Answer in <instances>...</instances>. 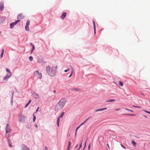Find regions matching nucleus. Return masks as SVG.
<instances>
[{
	"instance_id": "f257e3e1",
	"label": "nucleus",
	"mask_w": 150,
	"mask_h": 150,
	"mask_svg": "<svg viewBox=\"0 0 150 150\" xmlns=\"http://www.w3.org/2000/svg\"><path fill=\"white\" fill-rule=\"evenodd\" d=\"M57 67L48 66L46 68V71L47 74L50 76L53 77L56 74Z\"/></svg>"
},
{
	"instance_id": "f03ea898",
	"label": "nucleus",
	"mask_w": 150,
	"mask_h": 150,
	"mask_svg": "<svg viewBox=\"0 0 150 150\" xmlns=\"http://www.w3.org/2000/svg\"><path fill=\"white\" fill-rule=\"evenodd\" d=\"M67 101L65 99H61L55 106L54 108L55 111H58L62 109L64 106Z\"/></svg>"
},
{
	"instance_id": "7ed1b4c3",
	"label": "nucleus",
	"mask_w": 150,
	"mask_h": 150,
	"mask_svg": "<svg viewBox=\"0 0 150 150\" xmlns=\"http://www.w3.org/2000/svg\"><path fill=\"white\" fill-rule=\"evenodd\" d=\"M34 76L38 79H41L42 77V74L39 72V71H36L34 72Z\"/></svg>"
},
{
	"instance_id": "20e7f679",
	"label": "nucleus",
	"mask_w": 150,
	"mask_h": 150,
	"mask_svg": "<svg viewBox=\"0 0 150 150\" xmlns=\"http://www.w3.org/2000/svg\"><path fill=\"white\" fill-rule=\"evenodd\" d=\"M11 131V129L9 127V125L8 124H7L6 125V135H8V136L9 135V133Z\"/></svg>"
},
{
	"instance_id": "39448f33",
	"label": "nucleus",
	"mask_w": 150,
	"mask_h": 150,
	"mask_svg": "<svg viewBox=\"0 0 150 150\" xmlns=\"http://www.w3.org/2000/svg\"><path fill=\"white\" fill-rule=\"evenodd\" d=\"M26 117L24 115H20L19 116L18 120L19 122H22L25 120Z\"/></svg>"
},
{
	"instance_id": "423d86ee",
	"label": "nucleus",
	"mask_w": 150,
	"mask_h": 150,
	"mask_svg": "<svg viewBox=\"0 0 150 150\" xmlns=\"http://www.w3.org/2000/svg\"><path fill=\"white\" fill-rule=\"evenodd\" d=\"M11 76L12 74L11 73H8L4 77L3 79V81H4L7 80Z\"/></svg>"
},
{
	"instance_id": "0eeeda50",
	"label": "nucleus",
	"mask_w": 150,
	"mask_h": 150,
	"mask_svg": "<svg viewBox=\"0 0 150 150\" xmlns=\"http://www.w3.org/2000/svg\"><path fill=\"white\" fill-rule=\"evenodd\" d=\"M20 21L18 20L14 22H13L12 23H11L10 24V28L11 29L12 28H13L14 26L17 24L18 22H20Z\"/></svg>"
},
{
	"instance_id": "6e6552de",
	"label": "nucleus",
	"mask_w": 150,
	"mask_h": 150,
	"mask_svg": "<svg viewBox=\"0 0 150 150\" xmlns=\"http://www.w3.org/2000/svg\"><path fill=\"white\" fill-rule=\"evenodd\" d=\"M4 3L3 2H1L0 3V11H2L4 8Z\"/></svg>"
},
{
	"instance_id": "1a4fd4ad",
	"label": "nucleus",
	"mask_w": 150,
	"mask_h": 150,
	"mask_svg": "<svg viewBox=\"0 0 150 150\" xmlns=\"http://www.w3.org/2000/svg\"><path fill=\"white\" fill-rule=\"evenodd\" d=\"M22 150H30L25 145H22Z\"/></svg>"
},
{
	"instance_id": "9d476101",
	"label": "nucleus",
	"mask_w": 150,
	"mask_h": 150,
	"mask_svg": "<svg viewBox=\"0 0 150 150\" xmlns=\"http://www.w3.org/2000/svg\"><path fill=\"white\" fill-rule=\"evenodd\" d=\"M18 18L19 19H22L24 18V16L22 14L20 13L18 16Z\"/></svg>"
},
{
	"instance_id": "9b49d317",
	"label": "nucleus",
	"mask_w": 150,
	"mask_h": 150,
	"mask_svg": "<svg viewBox=\"0 0 150 150\" xmlns=\"http://www.w3.org/2000/svg\"><path fill=\"white\" fill-rule=\"evenodd\" d=\"M107 109L106 108H102L101 109H98L96 110H95V112H97L98 111H101L102 110H104Z\"/></svg>"
},
{
	"instance_id": "f8f14e48",
	"label": "nucleus",
	"mask_w": 150,
	"mask_h": 150,
	"mask_svg": "<svg viewBox=\"0 0 150 150\" xmlns=\"http://www.w3.org/2000/svg\"><path fill=\"white\" fill-rule=\"evenodd\" d=\"M66 13L65 12H64L62 14V16H61V18L62 19H63L66 17Z\"/></svg>"
},
{
	"instance_id": "ddd939ff",
	"label": "nucleus",
	"mask_w": 150,
	"mask_h": 150,
	"mask_svg": "<svg viewBox=\"0 0 150 150\" xmlns=\"http://www.w3.org/2000/svg\"><path fill=\"white\" fill-rule=\"evenodd\" d=\"M94 28V33H96V25H95V21L94 20H93V21Z\"/></svg>"
},
{
	"instance_id": "4468645a",
	"label": "nucleus",
	"mask_w": 150,
	"mask_h": 150,
	"mask_svg": "<svg viewBox=\"0 0 150 150\" xmlns=\"http://www.w3.org/2000/svg\"><path fill=\"white\" fill-rule=\"evenodd\" d=\"M115 99H110L109 100H108L106 101L107 102H115Z\"/></svg>"
},
{
	"instance_id": "2eb2a0df",
	"label": "nucleus",
	"mask_w": 150,
	"mask_h": 150,
	"mask_svg": "<svg viewBox=\"0 0 150 150\" xmlns=\"http://www.w3.org/2000/svg\"><path fill=\"white\" fill-rule=\"evenodd\" d=\"M71 145V142L70 141L69 142L68 145L67 147V150H70V148Z\"/></svg>"
},
{
	"instance_id": "dca6fc26",
	"label": "nucleus",
	"mask_w": 150,
	"mask_h": 150,
	"mask_svg": "<svg viewBox=\"0 0 150 150\" xmlns=\"http://www.w3.org/2000/svg\"><path fill=\"white\" fill-rule=\"evenodd\" d=\"M60 118L59 117L57 120V126L58 127L59 126V123L60 122Z\"/></svg>"
},
{
	"instance_id": "f3484780",
	"label": "nucleus",
	"mask_w": 150,
	"mask_h": 150,
	"mask_svg": "<svg viewBox=\"0 0 150 150\" xmlns=\"http://www.w3.org/2000/svg\"><path fill=\"white\" fill-rule=\"evenodd\" d=\"M30 23V21L29 20H27V22L26 23V24L25 25L28 26L29 25Z\"/></svg>"
},
{
	"instance_id": "a211bd4d",
	"label": "nucleus",
	"mask_w": 150,
	"mask_h": 150,
	"mask_svg": "<svg viewBox=\"0 0 150 150\" xmlns=\"http://www.w3.org/2000/svg\"><path fill=\"white\" fill-rule=\"evenodd\" d=\"M132 144L134 146H135L136 144V143L134 141H133L132 142Z\"/></svg>"
},
{
	"instance_id": "6ab92c4d",
	"label": "nucleus",
	"mask_w": 150,
	"mask_h": 150,
	"mask_svg": "<svg viewBox=\"0 0 150 150\" xmlns=\"http://www.w3.org/2000/svg\"><path fill=\"white\" fill-rule=\"evenodd\" d=\"M4 52V49H3L2 50L1 54L0 57H1V58H2L3 57Z\"/></svg>"
},
{
	"instance_id": "aec40b11",
	"label": "nucleus",
	"mask_w": 150,
	"mask_h": 150,
	"mask_svg": "<svg viewBox=\"0 0 150 150\" xmlns=\"http://www.w3.org/2000/svg\"><path fill=\"white\" fill-rule=\"evenodd\" d=\"M25 29L26 30L28 31L29 30V27H28V26L25 25Z\"/></svg>"
},
{
	"instance_id": "412c9836",
	"label": "nucleus",
	"mask_w": 150,
	"mask_h": 150,
	"mask_svg": "<svg viewBox=\"0 0 150 150\" xmlns=\"http://www.w3.org/2000/svg\"><path fill=\"white\" fill-rule=\"evenodd\" d=\"M64 114V112H62L59 116V118H62Z\"/></svg>"
},
{
	"instance_id": "4be33fe9",
	"label": "nucleus",
	"mask_w": 150,
	"mask_h": 150,
	"mask_svg": "<svg viewBox=\"0 0 150 150\" xmlns=\"http://www.w3.org/2000/svg\"><path fill=\"white\" fill-rule=\"evenodd\" d=\"M82 142H83L82 141L81 144H80L79 147L78 149V150H79L81 147Z\"/></svg>"
},
{
	"instance_id": "5701e85b",
	"label": "nucleus",
	"mask_w": 150,
	"mask_h": 150,
	"mask_svg": "<svg viewBox=\"0 0 150 150\" xmlns=\"http://www.w3.org/2000/svg\"><path fill=\"white\" fill-rule=\"evenodd\" d=\"M29 60L30 61H32L33 60V57L32 56H30L29 58Z\"/></svg>"
},
{
	"instance_id": "b1692460",
	"label": "nucleus",
	"mask_w": 150,
	"mask_h": 150,
	"mask_svg": "<svg viewBox=\"0 0 150 150\" xmlns=\"http://www.w3.org/2000/svg\"><path fill=\"white\" fill-rule=\"evenodd\" d=\"M33 122H35V120H36V117L34 115H33Z\"/></svg>"
},
{
	"instance_id": "393cba45",
	"label": "nucleus",
	"mask_w": 150,
	"mask_h": 150,
	"mask_svg": "<svg viewBox=\"0 0 150 150\" xmlns=\"http://www.w3.org/2000/svg\"><path fill=\"white\" fill-rule=\"evenodd\" d=\"M32 47V50H31V53L35 49V46H34V45H33Z\"/></svg>"
},
{
	"instance_id": "a878e982",
	"label": "nucleus",
	"mask_w": 150,
	"mask_h": 150,
	"mask_svg": "<svg viewBox=\"0 0 150 150\" xmlns=\"http://www.w3.org/2000/svg\"><path fill=\"white\" fill-rule=\"evenodd\" d=\"M119 84L121 86H123V83L121 81H120L119 82Z\"/></svg>"
},
{
	"instance_id": "bb28decb",
	"label": "nucleus",
	"mask_w": 150,
	"mask_h": 150,
	"mask_svg": "<svg viewBox=\"0 0 150 150\" xmlns=\"http://www.w3.org/2000/svg\"><path fill=\"white\" fill-rule=\"evenodd\" d=\"M73 90L74 91H78L79 89L78 88H73Z\"/></svg>"
},
{
	"instance_id": "cd10ccee",
	"label": "nucleus",
	"mask_w": 150,
	"mask_h": 150,
	"mask_svg": "<svg viewBox=\"0 0 150 150\" xmlns=\"http://www.w3.org/2000/svg\"><path fill=\"white\" fill-rule=\"evenodd\" d=\"M6 71L7 72H8L9 73H11L10 71V70L8 69H6Z\"/></svg>"
},
{
	"instance_id": "c85d7f7f",
	"label": "nucleus",
	"mask_w": 150,
	"mask_h": 150,
	"mask_svg": "<svg viewBox=\"0 0 150 150\" xmlns=\"http://www.w3.org/2000/svg\"><path fill=\"white\" fill-rule=\"evenodd\" d=\"M125 115H131V116H135V115L132 114H125Z\"/></svg>"
},
{
	"instance_id": "c756f323",
	"label": "nucleus",
	"mask_w": 150,
	"mask_h": 150,
	"mask_svg": "<svg viewBox=\"0 0 150 150\" xmlns=\"http://www.w3.org/2000/svg\"><path fill=\"white\" fill-rule=\"evenodd\" d=\"M36 97H35L36 98H38L39 97V95L38 94H35Z\"/></svg>"
},
{
	"instance_id": "7c9ffc66",
	"label": "nucleus",
	"mask_w": 150,
	"mask_h": 150,
	"mask_svg": "<svg viewBox=\"0 0 150 150\" xmlns=\"http://www.w3.org/2000/svg\"><path fill=\"white\" fill-rule=\"evenodd\" d=\"M125 110H128V111H131V112H133V110H129V109H127V108H126L125 109Z\"/></svg>"
},
{
	"instance_id": "2f4dec72",
	"label": "nucleus",
	"mask_w": 150,
	"mask_h": 150,
	"mask_svg": "<svg viewBox=\"0 0 150 150\" xmlns=\"http://www.w3.org/2000/svg\"><path fill=\"white\" fill-rule=\"evenodd\" d=\"M132 106L133 107H135V108H140V107L138 106H136L133 105Z\"/></svg>"
},
{
	"instance_id": "473e14b6",
	"label": "nucleus",
	"mask_w": 150,
	"mask_h": 150,
	"mask_svg": "<svg viewBox=\"0 0 150 150\" xmlns=\"http://www.w3.org/2000/svg\"><path fill=\"white\" fill-rule=\"evenodd\" d=\"M70 70V69H66L64 70V72H67L68 71H69Z\"/></svg>"
},
{
	"instance_id": "72a5a7b5",
	"label": "nucleus",
	"mask_w": 150,
	"mask_h": 150,
	"mask_svg": "<svg viewBox=\"0 0 150 150\" xmlns=\"http://www.w3.org/2000/svg\"><path fill=\"white\" fill-rule=\"evenodd\" d=\"M145 112H146L148 113H149V114H150V112H149V111H147L146 110H144Z\"/></svg>"
},
{
	"instance_id": "f704fd0d",
	"label": "nucleus",
	"mask_w": 150,
	"mask_h": 150,
	"mask_svg": "<svg viewBox=\"0 0 150 150\" xmlns=\"http://www.w3.org/2000/svg\"><path fill=\"white\" fill-rule=\"evenodd\" d=\"M90 146H91V144H90L88 146V150H89L90 149Z\"/></svg>"
},
{
	"instance_id": "c9c22d12",
	"label": "nucleus",
	"mask_w": 150,
	"mask_h": 150,
	"mask_svg": "<svg viewBox=\"0 0 150 150\" xmlns=\"http://www.w3.org/2000/svg\"><path fill=\"white\" fill-rule=\"evenodd\" d=\"M73 72H71V74H70V75L69 76V78H70Z\"/></svg>"
},
{
	"instance_id": "e433bc0d",
	"label": "nucleus",
	"mask_w": 150,
	"mask_h": 150,
	"mask_svg": "<svg viewBox=\"0 0 150 150\" xmlns=\"http://www.w3.org/2000/svg\"><path fill=\"white\" fill-rule=\"evenodd\" d=\"M29 103H28L26 105H25V108H26L27 106H28V105H29Z\"/></svg>"
},
{
	"instance_id": "4c0bfd02",
	"label": "nucleus",
	"mask_w": 150,
	"mask_h": 150,
	"mask_svg": "<svg viewBox=\"0 0 150 150\" xmlns=\"http://www.w3.org/2000/svg\"><path fill=\"white\" fill-rule=\"evenodd\" d=\"M71 70H72V71L71 72H73L74 71V69H73V67L71 66Z\"/></svg>"
},
{
	"instance_id": "58836bf2",
	"label": "nucleus",
	"mask_w": 150,
	"mask_h": 150,
	"mask_svg": "<svg viewBox=\"0 0 150 150\" xmlns=\"http://www.w3.org/2000/svg\"><path fill=\"white\" fill-rule=\"evenodd\" d=\"M39 107H38V108H37V109H36V112H37L38 111V110H39Z\"/></svg>"
},
{
	"instance_id": "ea45409f",
	"label": "nucleus",
	"mask_w": 150,
	"mask_h": 150,
	"mask_svg": "<svg viewBox=\"0 0 150 150\" xmlns=\"http://www.w3.org/2000/svg\"><path fill=\"white\" fill-rule=\"evenodd\" d=\"M45 150H48V148L47 146H45Z\"/></svg>"
},
{
	"instance_id": "a19ab883",
	"label": "nucleus",
	"mask_w": 150,
	"mask_h": 150,
	"mask_svg": "<svg viewBox=\"0 0 150 150\" xmlns=\"http://www.w3.org/2000/svg\"><path fill=\"white\" fill-rule=\"evenodd\" d=\"M85 123H84V122H82L81 124L80 125V126H81V125H83Z\"/></svg>"
},
{
	"instance_id": "79ce46f5",
	"label": "nucleus",
	"mask_w": 150,
	"mask_h": 150,
	"mask_svg": "<svg viewBox=\"0 0 150 150\" xmlns=\"http://www.w3.org/2000/svg\"><path fill=\"white\" fill-rule=\"evenodd\" d=\"M77 130L76 129V132H75V137L76 136V133H77Z\"/></svg>"
},
{
	"instance_id": "37998d69",
	"label": "nucleus",
	"mask_w": 150,
	"mask_h": 150,
	"mask_svg": "<svg viewBox=\"0 0 150 150\" xmlns=\"http://www.w3.org/2000/svg\"><path fill=\"white\" fill-rule=\"evenodd\" d=\"M31 100H29V101L28 102V103H29V104H30V103H31Z\"/></svg>"
},
{
	"instance_id": "c03bdc74",
	"label": "nucleus",
	"mask_w": 150,
	"mask_h": 150,
	"mask_svg": "<svg viewBox=\"0 0 150 150\" xmlns=\"http://www.w3.org/2000/svg\"><path fill=\"white\" fill-rule=\"evenodd\" d=\"M87 119H86L83 122H84V123H85L87 121Z\"/></svg>"
},
{
	"instance_id": "a18cd8bd",
	"label": "nucleus",
	"mask_w": 150,
	"mask_h": 150,
	"mask_svg": "<svg viewBox=\"0 0 150 150\" xmlns=\"http://www.w3.org/2000/svg\"><path fill=\"white\" fill-rule=\"evenodd\" d=\"M120 110V109H115V110L118 111Z\"/></svg>"
},
{
	"instance_id": "49530a36",
	"label": "nucleus",
	"mask_w": 150,
	"mask_h": 150,
	"mask_svg": "<svg viewBox=\"0 0 150 150\" xmlns=\"http://www.w3.org/2000/svg\"><path fill=\"white\" fill-rule=\"evenodd\" d=\"M86 142H85V144H84V148H84L86 146Z\"/></svg>"
},
{
	"instance_id": "de8ad7c7",
	"label": "nucleus",
	"mask_w": 150,
	"mask_h": 150,
	"mask_svg": "<svg viewBox=\"0 0 150 150\" xmlns=\"http://www.w3.org/2000/svg\"><path fill=\"white\" fill-rule=\"evenodd\" d=\"M80 126H80V125H79V126H78V127L77 128H76V129L77 130V129H78V128H79L80 127Z\"/></svg>"
},
{
	"instance_id": "09e8293b",
	"label": "nucleus",
	"mask_w": 150,
	"mask_h": 150,
	"mask_svg": "<svg viewBox=\"0 0 150 150\" xmlns=\"http://www.w3.org/2000/svg\"><path fill=\"white\" fill-rule=\"evenodd\" d=\"M30 45L31 46H33V44L31 43H30Z\"/></svg>"
},
{
	"instance_id": "8fccbe9b",
	"label": "nucleus",
	"mask_w": 150,
	"mask_h": 150,
	"mask_svg": "<svg viewBox=\"0 0 150 150\" xmlns=\"http://www.w3.org/2000/svg\"><path fill=\"white\" fill-rule=\"evenodd\" d=\"M122 147H123L124 149H126V147H125V146H123Z\"/></svg>"
},
{
	"instance_id": "3c124183",
	"label": "nucleus",
	"mask_w": 150,
	"mask_h": 150,
	"mask_svg": "<svg viewBox=\"0 0 150 150\" xmlns=\"http://www.w3.org/2000/svg\"><path fill=\"white\" fill-rule=\"evenodd\" d=\"M9 146H10V147H12V146H11V144H9Z\"/></svg>"
},
{
	"instance_id": "603ef678",
	"label": "nucleus",
	"mask_w": 150,
	"mask_h": 150,
	"mask_svg": "<svg viewBox=\"0 0 150 150\" xmlns=\"http://www.w3.org/2000/svg\"><path fill=\"white\" fill-rule=\"evenodd\" d=\"M90 117H89L88 118L86 119H87V120H88L89 119Z\"/></svg>"
},
{
	"instance_id": "864d4df0",
	"label": "nucleus",
	"mask_w": 150,
	"mask_h": 150,
	"mask_svg": "<svg viewBox=\"0 0 150 150\" xmlns=\"http://www.w3.org/2000/svg\"><path fill=\"white\" fill-rule=\"evenodd\" d=\"M107 146H108V147H109V144H107Z\"/></svg>"
},
{
	"instance_id": "5fc2aeb1",
	"label": "nucleus",
	"mask_w": 150,
	"mask_h": 150,
	"mask_svg": "<svg viewBox=\"0 0 150 150\" xmlns=\"http://www.w3.org/2000/svg\"><path fill=\"white\" fill-rule=\"evenodd\" d=\"M121 146H122V147L123 146L122 145V144H121Z\"/></svg>"
},
{
	"instance_id": "6e6d98bb",
	"label": "nucleus",
	"mask_w": 150,
	"mask_h": 150,
	"mask_svg": "<svg viewBox=\"0 0 150 150\" xmlns=\"http://www.w3.org/2000/svg\"><path fill=\"white\" fill-rule=\"evenodd\" d=\"M53 92H54V93H55L56 92V91L54 90Z\"/></svg>"
},
{
	"instance_id": "4d7b16f0",
	"label": "nucleus",
	"mask_w": 150,
	"mask_h": 150,
	"mask_svg": "<svg viewBox=\"0 0 150 150\" xmlns=\"http://www.w3.org/2000/svg\"><path fill=\"white\" fill-rule=\"evenodd\" d=\"M35 127H38V125H35Z\"/></svg>"
},
{
	"instance_id": "13d9d810",
	"label": "nucleus",
	"mask_w": 150,
	"mask_h": 150,
	"mask_svg": "<svg viewBox=\"0 0 150 150\" xmlns=\"http://www.w3.org/2000/svg\"><path fill=\"white\" fill-rule=\"evenodd\" d=\"M145 117H147L146 116H145Z\"/></svg>"
},
{
	"instance_id": "bf43d9fd",
	"label": "nucleus",
	"mask_w": 150,
	"mask_h": 150,
	"mask_svg": "<svg viewBox=\"0 0 150 150\" xmlns=\"http://www.w3.org/2000/svg\"><path fill=\"white\" fill-rule=\"evenodd\" d=\"M77 145L76 146V147H77Z\"/></svg>"
}]
</instances>
